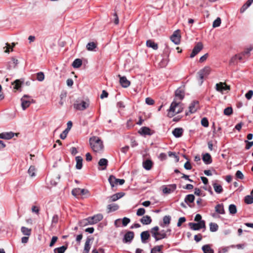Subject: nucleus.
Returning a JSON list of instances; mask_svg holds the SVG:
<instances>
[{
  "mask_svg": "<svg viewBox=\"0 0 253 253\" xmlns=\"http://www.w3.org/2000/svg\"><path fill=\"white\" fill-rule=\"evenodd\" d=\"M218 226L216 223H211L210 224V231L211 232H215L218 230Z\"/></svg>",
  "mask_w": 253,
  "mask_h": 253,
  "instance_id": "nucleus-42",
  "label": "nucleus"
},
{
  "mask_svg": "<svg viewBox=\"0 0 253 253\" xmlns=\"http://www.w3.org/2000/svg\"><path fill=\"white\" fill-rule=\"evenodd\" d=\"M146 45L148 47H151L155 50L158 48V44L151 40H148L146 42Z\"/></svg>",
  "mask_w": 253,
  "mask_h": 253,
  "instance_id": "nucleus-30",
  "label": "nucleus"
},
{
  "mask_svg": "<svg viewBox=\"0 0 253 253\" xmlns=\"http://www.w3.org/2000/svg\"><path fill=\"white\" fill-rule=\"evenodd\" d=\"M108 180L112 187H114L118 184L123 185L125 183L124 179H117L113 175H110Z\"/></svg>",
  "mask_w": 253,
  "mask_h": 253,
  "instance_id": "nucleus-8",
  "label": "nucleus"
},
{
  "mask_svg": "<svg viewBox=\"0 0 253 253\" xmlns=\"http://www.w3.org/2000/svg\"><path fill=\"white\" fill-rule=\"evenodd\" d=\"M88 193L89 191L88 190L85 189H81L79 188H75L72 191V194L75 196L78 195H84L88 194Z\"/></svg>",
  "mask_w": 253,
  "mask_h": 253,
  "instance_id": "nucleus-9",
  "label": "nucleus"
},
{
  "mask_svg": "<svg viewBox=\"0 0 253 253\" xmlns=\"http://www.w3.org/2000/svg\"><path fill=\"white\" fill-rule=\"evenodd\" d=\"M203 160L207 165L210 164L212 162L211 157L209 153H206L203 156Z\"/></svg>",
  "mask_w": 253,
  "mask_h": 253,
  "instance_id": "nucleus-24",
  "label": "nucleus"
},
{
  "mask_svg": "<svg viewBox=\"0 0 253 253\" xmlns=\"http://www.w3.org/2000/svg\"><path fill=\"white\" fill-rule=\"evenodd\" d=\"M118 77L120 78V83L123 87L126 88L130 85V82L126 77H122L121 75H119Z\"/></svg>",
  "mask_w": 253,
  "mask_h": 253,
  "instance_id": "nucleus-15",
  "label": "nucleus"
},
{
  "mask_svg": "<svg viewBox=\"0 0 253 253\" xmlns=\"http://www.w3.org/2000/svg\"><path fill=\"white\" fill-rule=\"evenodd\" d=\"M221 24V19L220 18H217L216 19H215L212 24V27L213 28H216L217 27H219Z\"/></svg>",
  "mask_w": 253,
  "mask_h": 253,
  "instance_id": "nucleus-52",
  "label": "nucleus"
},
{
  "mask_svg": "<svg viewBox=\"0 0 253 253\" xmlns=\"http://www.w3.org/2000/svg\"><path fill=\"white\" fill-rule=\"evenodd\" d=\"M145 212V210L144 208H139L137 210L136 212V215L137 216H142Z\"/></svg>",
  "mask_w": 253,
  "mask_h": 253,
  "instance_id": "nucleus-54",
  "label": "nucleus"
},
{
  "mask_svg": "<svg viewBox=\"0 0 253 253\" xmlns=\"http://www.w3.org/2000/svg\"><path fill=\"white\" fill-rule=\"evenodd\" d=\"M163 245L155 246L151 251V253H161Z\"/></svg>",
  "mask_w": 253,
  "mask_h": 253,
  "instance_id": "nucleus-39",
  "label": "nucleus"
},
{
  "mask_svg": "<svg viewBox=\"0 0 253 253\" xmlns=\"http://www.w3.org/2000/svg\"><path fill=\"white\" fill-rule=\"evenodd\" d=\"M189 226L190 228L193 230H199L201 229L206 228L205 221H202L198 223L190 222Z\"/></svg>",
  "mask_w": 253,
  "mask_h": 253,
  "instance_id": "nucleus-6",
  "label": "nucleus"
},
{
  "mask_svg": "<svg viewBox=\"0 0 253 253\" xmlns=\"http://www.w3.org/2000/svg\"><path fill=\"white\" fill-rule=\"evenodd\" d=\"M251 4L247 1L240 8L241 13H243Z\"/></svg>",
  "mask_w": 253,
  "mask_h": 253,
  "instance_id": "nucleus-50",
  "label": "nucleus"
},
{
  "mask_svg": "<svg viewBox=\"0 0 253 253\" xmlns=\"http://www.w3.org/2000/svg\"><path fill=\"white\" fill-rule=\"evenodd\" d=\"M96 47L97 45L94 42H88L86 45V49L89 51H93Z\"/></svg>",
  "mask_w": 253,
  "mask_h": 253,
  "instance_id": "nucleus-38",
  "label": "nucleus"
},
{
  "mask_svg": "<svg viewBox=\"0 0 253 253\" xmlns=\"http://www.w3.org/2000/svg\"><path fill=\"white\" fill-rule=\"evenodd\" d=\"M211 71V69L210 67L206 66L199 71L198 74L200 78V84H202L204 77H207L210 74Z\"/></svg>",
  "mask_w": 253,
  "mask_h": 253,
  "instance_id": "nucleus-5",
  "label": "nucleus"
},
{
  "mask_svg": "<svg viewBox=\"0 0 253 253\" xmlns=\"http://www.w3.org/2000/svg\"><path fill=\"white\" fill-rule=\"evenodd\" d=\"M236 177L239 179H243L244 178V174L240 170H237L235 174Z\"/></svg>",
  "mask_w": 253,
  "mask_h": 253,
  "instance_id": "nucleus-55",
  "label": "nucleus"
},
{
  "mask_svg": "<svg viewBox=\"0 0 253 253\" xmlns=\"http://www.w3.org/2000/svg\"><path fill=\"white\" fill-rule=\"evenodd\" d=\"M183 105L180 101L174 100L170 104L169 109L168 110V116L172 118L175 115L182 112Z\"/></svg>",
  "mask_w": 253,
  "mask_h": 253,
  "instance_id": "nucleus-1",
  "label": "nucleus"
},
{
  "mask_svg": "<svg viewBox=\"0 0 253 253\" xmlns=\"http://www.w3.org/2000/svg\"><path fill=\"white\" fill-rule=\"evenodd\" d=\"M175 95V97L174 100L180 102L184 97V90L181 88H178L176 90Z\"/></svg>",
  "mask_w": 253,
  "mask_h": 253,
  "instance_id": "nucleus-11",
  "label": "nucleus"
},
{
  "mask_svg": "<svg viewBox=\"0 0 253 253\" xmlns=\"http://www.w3.org/2000/svg\"><path fill=\"white\" fill-rule=\"evenodd\" d=\"M15 135V133H14L12 132H4V139H10L12 138ZM16 135H17V134H15Z\"/></svg>",
  "mask_w": 253,
  "mask_h": 253,
  "instance_id": "nucleus-45",
  "label": "nucleus"
},
{
  "mask_svg": "<svg viewBox=\"0 0 253 253\" xmlns=\"http://www.w3.org/2000/svg\"><path fill=\"white\" fill-rule=\"evenodd\" d=\"M253 49V46H250L246 48L244 51L242 52V55L244 56L250 55V52Z\"/></svg>",
  "mask_w": 253,
  "mask_h": 253,
  "instance_id": "nucleus-48",
  "label": "nucleus"
},
{
  "mask_svg": "<svg viewBox=\"0 0 253 253\" xmlns=\"http://www.w3.org/2000/svg\"><path fill=\"white\" fill-rule=\"evenodd\" d=\"M21 231L24 235L29 236L31 234V229L24 226L21 227Z\"/></svg>",
  "mask_w": 253,
  "mask_h": 253,
  "instance_id": "nucleus-35",
  "label": "nucleus"
},
{
  "mask_svg": "<svg viewBox=\"0 0 253 253\" xmlns=\"http://www.w3.org/2000/svg\"><path fill=\"white\" fill-rule=\"evenodd\" d=\"M215 210L216 212L219 214H223L225 213L223 205L222 204H218L215 207Z\"/></svg>",
  "mask_w": 253,
  "mask_h": 253,
  "instance_id": "nucleus-28",
  "label": "nucleus"
},
{
  "mask_svg": "<svg viewBox=\"0 0 253 253\" xmlns=\"http://www.w3.org/2000/svg\"><path fill=\"white\" fill-rule=\"evenodd\" d=\"M179 30H177L174 32L170 37L171 41L175 44H178L180 43V36L179 35Z\"/></svg>",
  "mask_w": 253,
  "mask_h": 253,
  "instance_id": "nucleus-10",
  "label": "nucleus"
},
{
  "mask_svg": "<svg viewBox=\"0 0 253 253\" xmlns=\"http://www.w3.org/2000/svg\"><path fill=\"white\" fill-rule=\"evenodd\" d=\"M141 222L144 225H148L151 223L152 219L149 215H145L140 219Z\"/></svg>",
  "mask_w": 253,
  "mask_h": 253,
  "instance_id": "nucleus-23",
  "label": "nucleus"
},
{
  "mask_svg": "<svg viewBox=\"0 0 253 253\" xmlns=\"http://www.w3.org/2000/svg\"><path fill=\"white\" fill-rule=\"evenodd\" d=\"M138 133L142 135H151L153 134L151 130L146 126L142 127L138 131Z\"/></svg>",
  "mask_w": 253,
  "mask_h": 253,
  "instance_id": "nucleus-17",
  "label": "nucleus"
},
{
  "mask_svg": "<svg viewBox=\"0 0 253 253\" xmlns=\"http://www.w3.org/2000/svg\"><path fill=\"white\" fill-rule=\"evenodd\" d=\"M186 221V219L184 217H180L178 219V222L177 223V226L179 227L181 225V224L184 222Z\"/></svg>",
  "mask_w": 253,
  "mask_h": 253,
  "instance_id": "nucleus-58",
  "label": "nucleus"
},
{
  "mask_svg": "<svg viewBox=\"0 0 253 253\" xmlns=\"http://www.w3.org/2000/svg\"><path fill=\"white\" fill-rule=\"evenodd\" d=\"M21 101L22 108L24 110L30 106L31 104L34 102V100L31 96L24 95L21 98Z\"/></svg>",
  "mask_w": 253,
  "mask_h": 253,
  "instance_id": "nucleus-4",
  "label": "nucleus"
},
{
  "mask_svg": "<svg viewBox=\"0 0 253 253\" xmlns=\"http://www.w3.org/2000/svg\"><path fill=\"white\" fill-rule=\"evenodd\" d=\"M203 46L202 43L200 42H198L194 47L190 57L191 58H193L203 49Z\"/></svg>",
  "mask_w": 253,
  "mask_h": 253,
  "instance_id": "nucleus-12",
  "label": "nucleus"
},
{
  "mask_svg": "<svg viewBox=\"0 0 253 253\" xmlns=\"http://www.w3.org/2000/svg\"><path fill=\"white\" fill-rule=\"evenodd\" d=\"M245 142H246V143H247V145H246V149L247 150H248V149H250V148H251L252 146H253V141H251V142H250V141H247V140H246V141H245Z\"/></svg>",
  "mask_w": 253,
  "mask_h": 253,
  "instance_id": "nucleus-63",
  "label": "nucleus"
},
{
  "mask_svg": "<svg viewBox=\"0 0 253 253\" xmlns=\"http://www.w3.org/2000/svg\"><path fill=\"white\" fill-rule=\"evenodd\" d=\"M57 239H58L57 237L53 236L52 237L51 242L50 243L49 246L51 247H52L54 245V244L55 243V242L57 241Z\"/></svg>",
  "mask_w": 253,
  "mask_h": 253,
  "instance_id": "nucleus-60",
  "label": "nucleus"
},
{
  "mask_svg": "<svg viewBox=\"0 0 253 253\" xmlns=\"http://www.w3.org/2000/svg\"><path fill=\"white\" fill-rule=\"evenodd\" d=\"M14 88L17 90L19 89L21 85V82L19 80H16L15 81L14 84Z\"/></svg>",
  "mask_w": 253,
  "mask_h": 253,
  "instance_id": "nucleus-51",
  "label": "nucleus"
},
{
  "mask_svg": "<svg viewBox=\"0 0 253 253\" xmlns=\"http://www.w3.org/2000/svg\"><path fill=\"white\" fill-rule=\"evenodd\" d=\"M229 211L230 213L234 214L237 212L236 207L235 205L231 204L229 206Z\"/></svg>",
  "mask_w": 253,
  "mask_h": 253,
  "instance_id": "nucleus-43",
  "label": "nucleus"
},
{
  "mask_svg": "<svg viewBox=\"0 0 253 253\" xmlns=\"http://www.w3.org/2000/svg\"><path fill=\"white\" fill-rule=\"evenodd\" d=\"M145 102L148 105H153L154 103V101L151 98L147 97L145 99Z\"/></svg>",
  "mask_w": 253,
  "mask_h": 253,
  "instance_id": "nucleus-59",
  "label": "nucleus"
},
{
  "mask_svg": "<svg viewBox=\"0 0 253 253\" xmlns=\"http://www.w3.org/2000/svg\"><path fill=\"white\" fill-rule=\"evenodd\" d=\"M68 132V130L67 129H66L60 135V138L62 139H64L66 136Z\"/></svg>",
  "mask_w": 253,
  "mask_h": 253,
  "instance_id": "nucleus-61",
  "label": "nucleus"
},
{
  "mask_svg": "<svg viewBox=\"0 0 253 253\" xmlns=\"http://www.w3.org/2000/svg\"><path fill=\"white\" fill-rule=\"evenodd\" d=\"M129 218L127 217H124L122 219V224L124 226H126L130 222Z\"/></svg>",
  "mask_w": 253,
  "mask_h": 253,
  "instance_id": "nucleus-56",
  "label": "nucleus"
},
{
  "mask_svg": "<svg viewBox=\"0 0 253 253\" xmlns=\"http://www.w3.org/2000/svg\"><path fill=\"white\" fill-rule=\"evenodd\" d=\"M171 217L169 215H166L163 217V223L161 224V226L164 227L165 225H169L170 223Z\"/></svg>",
  "mask_w": 253,
  "mask_h": 253,
  "instance_id": "nucleus-31",
  "label": "nucleus"
},
{
  "mask_svg": "<svg viewBox=\"0 0 253 253\" xmlns=\"http://www.w3.org/2000/svg\"><path fill=\"white\" fill-rule=\"evenodd\" d=\"M91 239L89 238H87L85 241L84 247V251L83 253H88L90 249V243Z\"/></svg>",
  "mask_w": 253,
  "mask_h": 253,
  "instance_id": "nucleus-27",
  "label": "nucleus"
},
{
  "mask_svg": "<svg viewBox=\"0 0 253 253\" xmlns=\"http://www.w3.org/2000/svg\"><path fill=\"white\" fill-rule=\"evenodd\" d=\"M213 188L215 192L217 194H220L223 192V188L222 186L218 184L216 181H214L212 183Z\"/></svg>",
  "mask_w": 253,
  "mask_h": 253,
  "instance_id": "nucleus-20",
  "label": "nucleus"
},
{
  "mask_svg": "<svg viewBox=\"0 0 253 253\" xmlns=\"http://www.w3.org/2000/svg\"><path fill=\"white\" fill-rule=\"evenodd\" d=\"M134 238V233L132 231L127 232L124 236V241L125 242H130Z\"/></svg>",
  "mask_w": 253,
  "mask_h": 253,
  "instance_id": "nucleus-18",
  "label": "nucleus"
},
{
  "mask_svg": "<svg viewBox=\"0 0 253 253\" xmlns=\"http://www.w3.org/2000/svg\"><path fill=\"white\" fill-rule=\"evenodd\" d=\"M89 144L93 151L96 153L103 151L104 146L103 141L97 136H92L89 139Z\"/></svg>",
  "mask_w": 253,
  "mask_h": 253,
  "instance_id": "nucleus-2",
  "label": "nucleus"
},
{
  "mask_svg": "<svg viewBox=\"0 0 253 253\" xmlns=\"http://www.w3.org/2000/svg\"><path fill=\"white\" fill-rule=\"evenodd\" d=\"M108 164V161L107 159L104 158L101 159L98 162V165L100 167H104L102 168V170H104L106 169V167Z\"/></svg>",
  "mask_w": 253,
  "mask_h": 253,
  "instance_id": "nucleus-29",
  "label": "nucleus"
},
{
  "mask_svg": "<svg viewBox=\"0 0 253 253\" xmlns=\"http://www.w3.org/2000/svg\"><path fill=\"white\" fill-rule=\"evenodd\" d=\"M141 242L143 243H146L147 240L150 238V234L148 231H145L141 232L140 234Z\"/></svg>",
  "mask_w": 253,
  "mask_h": 253,
  "instance_id": "nucleus-19",
  "label": "nucleus"
},
{
  "mask_svg": "<svg viewBox=\"0 0 253 253\" xmlns=\"http://www.w3.org/2000/svg\"><path fill=\"white\" fill-rule=\"evenodd\" d=\"M159 228L158 226H155L151 228L150 231L152 234V236L154 238L156 241H158L168 237V235L166 232L164 231V230L159 232Z\"/></svg>",
  "mask_w": 253,
  "mask_h": 253,
  "instance_id": "nucleus-3",
  "label": "nucleus"
},
{
  "mask_svg": "<svg viewBox=\"0 0 253 253\" xmlns=\"http://www.w3.org/2000/svg\"><path fill=\"white\" fill-rule=\"evenodd\" d=\"M76 168L78 169H82L83 166V158L81 156H77L76 157Z\"/></svg>",
  "mask_w": 253,
  "mask_h": 253,
  "instance_id": "nucleus-25",
  "label": "nucleus"
},
{
  "mask_svg": "<svg viewBox=\"0 0 253 253\" xmlns=\"http://www.w3.org/2000/svg\"><path fill=\"white\" fill-rule=\"evenodd\" d=\"M44 79V75L43 72H40L37 74V80L40 82H42Z\"/></svg>",
  "mask_w": 253,
  "mask_h": 253,
  "instance_id": "nucleus-47",
  "label": "nucleus"
},
{
  "mask_svg": "<svg viewBox=\"0 0 253 253\" xmlns=\"http://www.w3.org/2000/svg\"><path fill=\"white\" fill-rule=\"evenodd\" d=\"M216 89L220 92H222L224 90H229L230 86L225 83L220 82L216 84Z\"/></svg>",
  "mask_w": 253,
  "mask_h": 253,
  "instance_id": "nucleus-14",
  "label": "nucleus"
},
{
  "mask_svg": "<svg viewBox=\"0 0 253 253\" xmlns=\"http://www.w3.org/2000/svg\"><path fill=\"white\" fill-rule=\"evenodd\" d=\"M198 102L193 101L189 106V112L186 113V115H188L189 113L192 114L195 113L198 108Z\"/></svg>",
  "mask_w": 253,
  "mask_h": 253,
  "instance_id": "nucleus-13",
  "label": "nucleus"
},
{
  "mask_svg": "<svg viewBox=\"0 0 253 253\" xmlns=\"http://www.w3.org/2000/svg\"><path fill=\"white\" fill-rule=\"evenodd\" d=\"M67 249V246H63L59 248H55L54 250V253H64Z\"/></svg>",
  "mask_w": 253,
  "mask_h": 253,
  "instance_id": "nucleus-36",
  "label": "nucleus"
},
{
  "mask_svg": "<svg viewBox=\"0 0 253 253\" xmlns=\"http://www.w3.org/2000/svg\"><path fill=\"white\" fill-rule=\"evenodd\" d=\"M253 95V91L252 90H250L247 93L245 94V97L248 100H250L252 98Z\"/></svg>",
  "mask_w": 253,
  "mask_h": 253,
  "instance_id": "nucleus-57",
  "label": "nucleus"
},
{
  "mask_svg": "<svg viewBox=\"0 0 253 253\" xmlns=\"http://www.w3.org/2000/svg\"><path fill=\"white\" fill-rule=\"evenodd\" d=\"M183 132V129L182 128L177 127L174 128L172 131V134L175 137H180L182 136Z\"/></svg>",
  "mask_w": 253,
  "mask_h": 253,
  "instance_id": "nucleus-21",
  "label": "nucleus"
},
{
  "mask_svg": "<svg viewBox=\"0 0 253 253\" xmlns=\"http://www.w3.org/2000/svg\"><path fill=\"white\" fill-rule=\"evenodd\" d=\"M245 202L247 204H251L253 203V196L251 195H248L245 198Z\"/></svg>",
  "mask_w": 253,
  "mask_h": 253,
  "instance_id": "nucleus-46",
  "label": "nucleus"
},
{
  "mask_svg": "<svg viewBox=\"0 0 253 253\" xmlns=\"http://www.w3.org/2000/svg\"><path fill=\"white\" fill-rule=\"evenodd\" d=\"M233 113V110L232 107H228L226 108L224 110V114L226 116H230Z\"/></svg>",
  "mask_w": 253,
  "mask_h": 253,
  "instance_id": "nucleus-49",
  "label": "nucleus"
},
{
  "mask_svg": "<svg viewBox=\"0 0 253 253\" xmlns=\"http://www.w3.org/2000/svg\"><path fill=\"white\" fill-rule=\"evenodd\" d=\"M153 165V162L149 159H147L143 162V167L146 170L151 169Z\"/></svg>",
  "mask_w": 253,
  "mask_h": 253,
  "instance_id": "nucleus-22",
  "label": "nucleus"
},
{
  "mask_svg": "<svg viewBox=\"0 0 253 253\" xmlns=\"http://www.w3.org/2000/svg\"><path fill=\"white\" fill-rule=\"evenodd\" d=\"M89 106V103L86 101H82L81 102L77 101L74 104V107L79 110H84Z\"/></svg>",
  "mask_w": 253,
  "mask_h": 253,
  "instance_id": "nucleus-7",
  "label": "nucleus"
},
{
  "mask_svg": "<svg viewBox=\"0 0 253 253\" xmlns=\"http://www.w3.org/2000/svg\"><path fill=\"white\" fill-rule=\"evenodd\" d=\"M170 187H171V188L168 187H165V188H164L163 189V193L167 194H169L171 192L173 191L176 189V185L174 184L171 185Z\"/></svg>",
  "mask_w": 253,
  "mask_h": 253,
  "instance_id": "nucleus-26",
  "label": "nucleus"
},
{
  "mask_svg": "<svg viewBox=\"0 0 253 253\" xmlns=\"http://www.w3.org/2000/svg\"><path fill=\"white\" fill-rule=\"evenodd\" d=\"M103 217L102 214H97L92 217H89V220L91 221V224H94L101 220Z\"/></svg>",
  "mask_w": 253,
  "mask_h": 253,
  "instance_id": "nucleus-16",
  "label": "nucleus"
},
{
  "mask_svg": "<svg viewBox=\"0 0 253 253\" xmlns=\"http://www.w3.org/2000/svg\"><path fill=\"white\" fill-rule=\"evenodd\" d=\"M201 125L204 127L209 126V121L206 118H204L201 120Z\"/></svg>",
  "mask_w": 253,
  "mask_h": 253,
  "instance_id": "nucleus-53",
  "label": "nucleus"
},
{
  "mask_svg": "<svg viewBox=\"0 0 253 253\" xmlns=\"http://www.w3.org/2000/svg\"><path fill=\"white\" fill-rule=\"evenodd\" d=\"M184 167L186 169H187V170H190L192 169L191 164L188 161L186 162L185 163Z\"/></svg>",
  "mask_w": 253,
  "mask_h": 253,
  "instance_id": "nucleus-64",
  "label": "nucleus"
},
{
  "mask_svg": "<svg viewBox=\"0 0 253 253\" xmlns=\"http://www.w3.org/2000/svg\"><path fill=\"white\" fill-rule=\"evenodd\" d=\"M119 194H114L112 196L110 197V200L111 201H116L119 199H120V197H118Z\"/></svg>",
  "mask_w": 253,
  "mask_h": 253,
  "instance_id": "nucleus-62",
  "label": "nucleus"
},
{
  "mask_svg": "<svg viewBox=\"0 0 253 253\" xmlns=\"http://www.w3.org/2000/svg\"><path fill=\"white\" fill-rule=\"evenodd\" d=\"M80 224L82 226H85L91 224V221L89 220V217L80 221Z\"/></svg>",
  "mask_w": 253,
  "mask_h": 253,
  "instance_id": "nucleus-44",
  "label": "nucleus"
},
{
  "mask_svg": "<svg viewBox=\"0 0 253 253\" xmlns=\"http://www.w3.org/2000/svg\"><path fill=\"white\" fill-rule=\"evenodd\" d=\"M244 55H242V53L241 54L239 55H236L234 57H233L231 60H230V64L234 63L235 61L237 59H239V60H241L243 59V56Z\"/></svg>",
  "mask_w": 253,
  "mask_h": 253,
  "instance_id": "nucleus-41",
  "label": "nucleus"
},
{
  "mask_svg": "<svg viewBox=\"0 0 253 253\" xmlns=\"http://www.w3.org/2000/svg\"><path fill=\"white\" fill-rule=\"evenodd\" d=\"M36 168L34 166H31L28 169V173L31 177H34L36 176Z\"/></svg>",
  "mask_w": 253,
  "mask_h": 253,
  "instance_id": "nucleus-40",
  "label": "nucleus"
},
{
  "mask_svg": "<svg viewBox=\"0 0 253 253\" xmlns=\"http://www.w3.org/2000/svg\"><path fill=\"white\" fill-rule=\"evenodd\" d=\"M202 250L204 253H213V250L211 248L209 245H206L202 247Z\"/></svg>",
  "mask_w": 253,
  "mask_h": 253,
  "instance_id": "nucleus-33",
  "label": "nucleus"
},
{
  "mask_svg": "<svg viewBox=\"0 0 253 253\" xmlns=\"http://www.w3.org/2000/svg\"><path fill=\"white\" fill-rule=\"evenodd\" d=\"M82 65V61L80 59H75L72 63V66L75 68H78Z\"/></svg>",
  "mask_w": 253,
  "mask_h": 253,
  "instance_id": "nucleus-34",
  "label": "nucleus"
},
{
  "mask_svg": "<svg viewBox=\"0 0 253 253\" xmlns=\"http://www.w3.org/2000/svg\"><path fill=\"white\" fill-rule=\"evenodd\" d=\"M195 199V197L193 194L187 195L184 199L185 202L186 203H191L193 202Z\"/></svg>",
  "mask_w": 253,
  "mask_h": 253,
  "instance_id": "nucleus-37",
  "label": "nucleus"
},
{
  "mask_svg": "<svg viewBox=\"0 0 253 253\" xmlns=\"http://www.w3.org/2000/svg\"><path fill=\"white\" fill-rule=\"evenodd\" d=\"M119 209V206L116 204H112L107 206L108 212H112L117 211Z\"/></svg>",
  "mask_w": 253,
  "mask_h": 253,
  "instance_id": "nucleus-32",
  "label": "nucleus"
}]
</instances>
